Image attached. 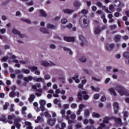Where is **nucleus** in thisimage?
Wrapping results in <instances>:
<instances>
[{"instance_id": "obj_1", "label": "nucleus", "mask_w": 129, "mask_h": 129, "mask_svg": "<svg viewBox=\"0 0 129 129\" xmlns=\"http://www.w3.org/2000/svg\"><path fill=\"white\" fill-rule=\"evenodd\" d=\"M82 97L86 100L89 99V96L87 95V92H86V91H80L78 93V98L79 99V101H82Z\"/></svg>"}, {"instance_id": "obj_2", "label": "nucleus", "mask_w": 129, "mask_h": 129, "mask_svg": "<svg viewBox=\"0 0 129 129\" xmlns=\"http://www.w3.org/2000/svg\"><path fill=\"white\" fill-rule=\"evenodd\" d=\"M40 87H41V85L40 84H37L35 85H33L32 86V88L33 89H35L36 92L37 93H36V95H37V96H38V97H40V96H42V93H43V89H37V88H40Z\"/></svg>"}, {"instance_id": "obj_3", "label": "nucleus", "mask_w": 129, "mask_h": 129, "mask_svg": "<svg viewBox=\"0 0 129 129\" xmlns=\"http://www.w3.org/2000/svg\"><path fill=\"white\" fill-rule=\"evenodd\" d=\"M117 90L120 94V95H125L126 96H129V92L128 91L126 90L125 88L122 86H118L117 88Z\"/></svg>"}, {"instance_id": "obj_4", "label": "nucleus", "mask_w": 129, "mask_h": 129, "mask_svg": "<svg viewBox=\"0 0 129 129\" xmlns=\"http://www.w3.org/2000/svg\"><path fill=\"white\" fill-rule=\"evenodd\" d=\"M94 24L95 25V30L94 33L95 35H98L101 33V29L99 28V23L97 21L94 22Z\"/></svg>"}, {"instance_id": "obj_5", "label": "nucleus", "mask_w": 129, "mask_h": 129, "mask_svg": "<svg viewBox=\"0 0 129 129\" xmlns=\"http://www.w3.org/2000/svg\"><path fill=\"white\" fill-rule=\"evenodd\" d=\"M10 57L9 58H11L12 60H9V63H12V62H14V63H16V64H15V67H17L18 68H20L21 67V65L20 63H19V60L15 59L14 60V59H16V57L15 55H13L11 53L10 54Z\"/></svg>"}, {"instance_id": "obj_6", "label": "nucleus", "mask_w": 129, "mask_h": 129, "mask_svg": "<svg viewBox=\"0 0 129 129\" xmlns=\"http://www.w3.org/2000/svg\"><path fill=\"white\" fill-rule=\"evenodd\" d=\"M40 65H41V66H43L44 67H48L49 66H55V63H54L53 62H52L51 61L48 62L46 60L40 61Z\"/></svg>"}, {"instance_id": "obj_7", "label": "nucleus", "mask_w": 129, "mask_h": 129, "mask_svg": "<svg viewBox=\"0 0 129 129\" xmlns=\"http://www.w3.org/2000/svg\"><path fill=\"white\" fill-rule=\"evenodd\" d=\"M60 113L62 114V117H66L67 119H68V122L69 124H71V123H74V121L73 120L69 119V116L65 115V109H63L61 110Z\"/></svg>"}, {"instance_id": "obj_8", "label": "nucleus", "mask_w": 129, "mask_h": 129, "mask_svg": "<svg viewBox=\"0 0 129 129\" xmlns=\"http://www.w3.org/2000/svg\"><path fill=\"white\" fill-rule=\"evenodd\" d=\"M95 5L97 6V7H98V8H102V10H103L105 13H110L109 10H108V9H107L106 6H103L102 3H101L100 2H98L97 3H95Z\"/></svg>"}, {"instance_id": "obj_9", "label": "nucleus", "mask_w": 129, "mask_h": 129, "mask_svg": "<svg viewBox=\"0 0 129 129\" xmlns=\"http://www.w3.org/2000/svg\"><path fill=\"white\" fill-rule=\"evenodd\" d=\"M79 39L81 42V46L83 47L84 46H85L86 44H87V41H86V39H85V37L83 36L82 35H80L79 36Z\"/></svg>"}, {"instance_id": "obj_10", "label": "nucleus", "mask_w": 129, "mask_h": 129, "mask_svg": "<svg viewBox=\"0 0 129 129\" xmlns=\"http://www.w3.org/2000/svg\"><path fill=\"white\" fill-rule=\"evenodd\" d=\"M81 21H83V24L85 25V27H87L89 24V19L86 17V16H84L81 17L80 23H81Z\"/></svg>"}, {"instance_id": "obj_11", "label": "nucleus", "mask_w": 129, "mask_h": 129, "mask_svg": "<svg viewBox=\"0 0 129 129\" xmlns=\"http://www.w3.org/2000/svg\"><path fill=\"white\" fill-rule=\"evenodd\" d=\"M21 120L22 118L21 117H18L14 120V124L18 129H21V124L20 122H21Z\"/></svg>"}, {"instance_id": "obj_12", "label": "nucleus", "mask_w": 129, "mask_h": 129, "mask_svg": "<svg viewBox=\"0 0 129 129\" xmlns=\"http://www.w3.org/2000/svg\"><path fill=\"white\" fill-rule=\"evenodd\" d=\"M28 69H30L33 72H35V74L40 75V71L38 70V68L35 66H28Z\"/></svg>"}, {"instance_id": "obj_13", "label": "nucleus", "mask_w": 129, "mask_h": 129, "mask_svg": "<svg viewBox=\"0 0 129 129\" xmlns=\"http://www.w3.org/2000/svg\"><path fill=\"white\" fill-rule=\"evenodd\" d=\"M114 5L115 7H117L118 8H123L124 7V4L120 3V1L118 0L114 1Z\"/></svg>"}, {"instance_id": "obj_14", "label": "nucleus", "mask_w": 129, "mask_h": 129, "mask_svg": "<svg viewBox=\"0 0 129 129\" xmlns=\"http://www.w3.org/2000/svg\"><path fill=\"white\" fill-rule=\"evenodd\" d=\"M65 90H62V91H60L59 89H56L55 90V93L56 94H53V96L54 97H59V95L58 94H59V93H60L61 94H62L63 95H64V94H65Z\"/></svg>"}, {"instance_id": "obj_15", "label": "nucleus", "mask_w": 129, "mask_h": 129, "mask_svg": "<svg viewBox=\"0 0 129 129\" xmlns=\"http://www.w3.org/2000/svg\"><path fill=\"white\" fill-rule=\"evenodd\" d=\"M12 33L14 34V35H18L20 38H24V34H21L20 31H18L16 28H14L12 30Z\"/></svg>"}, {"instance_id": "obj_16", "label": "nucleus", "mask_w": 129, "mask_h": 129, "mask_svg": "<svg viewBox=\"0 0 129 129\" xmlns=\"http://www.w3.org/2000/svg\"><path fill=\"white\" fill-rule=\"evenodd\" d=\"M85 107H86V105L83 104H81L79 105V109L77 112V115H80V113H81L82 110L83 109V108H85Z\"/></svg>"}, {"instance_id": "obj_17", "label": "nucleus", "mask_w": 129, "mask_h": 129, "mask_svg": "<svg viewBox=\"0 0 129 129\" xmlns=\"http://www.w3.org/2000/svg\"><path fill=\"white\" fill-rule=\"evenodd\" d=\"M63 39L67 42H74L75 41V37L64 36Z\"/></svg>"}, {"instance_id": "obj_18", "label": "nucleus", "mask_w": 129, "mask_h": 129, "mask_svg": "<svg viewBox=\"0 0 129 129\" xmlns=\"http://www.w3.org/2000/svg\"><path fill=\"white\" fill-rule=\"evenodd\" d=\"M113 48H114V44L111 43V44H106V49H107L108 51H111V50H112Z\"/></svg>"}, {"instance_id": "obj_19", "label": "nucleus", "mask_w": 129, "mask_h": 129, "mask_svg": "<svg viewBox=\"0 0 129 129\" xmlns=\"http://www.w3.org/2000/svg\"><path fill=\"white\" fill-rule=\"evenodd\" d=\"M72 112L70 110H68L67 111V115H70V117L71 118V119H73V120H74V119H75V118H76V115H75V114L73 113V114H71Z\"/></svg>"}, {"instance_id": "obj_20", "label": "nucleus", "mask_w": 129, "mask_h": 129, "mask_svg": "<svg viewBox=\"0 0 129 129\" xmlns=\"http://www.w3.org/2000/svg\"><path fill=\"white\" fill-rule=\"evenodd\" d=\"M108 91L111 95H113V96H116V92H115L114 88L110 87L109 88Z\"/></svg>"}, {"instance_id": "obj_21", "label": "nucleus", "mask_w": 129, "mask_h": 129, "mask_svg": "<svg viewBox=\"0 0 129 129\" xmlns=\"http://www.w3.org/2000/svg\"><path fill=\"white\" fill-rule=\"evenodd\" d=\"M113 108L114 113H117V111H118V109H119V106H118V103L115 102L113 104Z\"/></svg>"}, {"instance_id": "obj_22", "label": "nucleus", "mask_w": 129, "mask_h": 129, "mask_svg": "<svg viewBox=\"0 0 129 129\" xmlns=\"http://www.w3.org/2000/svg\"><path fill=\"white\" fill-rule=\"evenodd\" d=\"M73 12H74V10L69 9H65L63 10V12L64 14H68V15H71V14L73 13Z\"/></svg>"}, {"instance_id": "obj_23", "label": "nucleus", "mask_w": 129, "mask_h": 129, "mask_svg": "<svg viewBox=\"0 0 129 129\" xmlns=\"http://www.w3.org/2000/svg\"><path fill=\"white\" fill-rule=\"evenodd\" d=\"M19 95H20V93L18 92H11L9 94L10 97H16V96L19 97Z\"/></svg>"}, {"instance_id": "obj_24", "label": "nucleus", "mask_w": 129, "mask_h": 129, "mask_svg": "<svg viewBox=\"0 0 129 129\" xmlns=\"http://www.w3.org/2000/svg\"><path fill=\"white\" fill-rule=\"evenodd\" d=\"M57 120V119H56V118H54L53 119H48L47 122L48 123V124H49L50 125H53L54 124H55V122H56V121Z\"/></svg>"}, {"instance_id": "obj_25", "label": "nucleus", "mask_w": 129, "mask_h": 129, "mask_svg": "<svg viewBox=\"0 0 129 129\" xmlns=\"http://www.w3.org/2000/svg\"><path fill=\"white\" fill-rule=\"evenodd\" d=\"M38 13H39L41 17H43V18H45V17H47V14L44 10H40L38 11Z\"/></svg>"}, {"instance_id": "obj_26", "label": "nucleus", "mask_w": 129, "mask_h": 129, "mask_svg": "<svg viewBox=\"0 0 129 129\" xmlns=\"http://www.w3.org/2000/svg\"><path fill=\"white\" fill-rule=\"evenodd\" d=\"M40 115L41 116H45V117H51V115L50 114V113H49V112H48V111H45V112L43 113H40Z\"/></svg>"}, {"instance_id": "obj_27", "label": "nucleus", "mask_w": 129, "mask_h": 129, "mask_svg": "<svg viewBox=\"0 0 129 129\" xmlns=\"http://www.w3.org/2000/svg\"><path fill=\"white\" fill-rule=\"evenodd\" d=\"M113 17V16L111 14H109L108 15V18H109V23H114V19H113L112 18Z\"/></svg>"}, {"instance_id": "obj_28", "label": "nucleus", "mask_w": 129, "mask_h": 129, "mask_svg": "<svg viewBox=\"0 0 129 129\" xmlns=\"http://www.w3.org/2000/svg\"><path fill=\"white\" fill-rule=\"evenodd\" d=\"M110 117L108 116H105L103 118V123H109V120H110Z\"/></svg>"}, {"instance_id": "obj_29", "label": "nucleus", "mask_w": 129, "mask_h": 129, "mask_svg": "<svg viewBox=\"0 0 129 129\" xmlns=\"http://www.w3.org/2000/svg\"><path fill=\"white\" fill-rule=\"evenodd\" d=\"M23 79L26 82H29V81H32L33 79L34 80V78L32 76H29L28 77H24Z\"/></svg>"}, {"instance_id": "obj_30", "label": "nucleus", "mask_w": 129, "mask_h": 129, "mask_svg": "<svg viewBox=\"0 0 129 129\" xmlns=\"http://www.w3.org/2000/svg\"><path fill=\"white\" fill-rule=\"evenodd\" d=\"M40 32H41V33H43V34H49V30L44 27L41 28L40 29Z\"/></svg>"}, {"instance_id": "obj_31", "label": "nucleus", "mask_w": 129, "mask_h": 129, "mask_svg": "<svg viewBox=\"0 0 129 129\" xmlns=\"http://www.w3.org/2000/svg\"><path fill=\"white\" fill-rule=\"evenodd\" d=\"M53 102L54 103L58 105L59 108L61 107V101H60V100L55 99L54 100Z\"/></svg>"}, {"instance_id": "obj_32", "label": "nucleus", "mask_w": 129, "mask_h": 129, "mask_svg": "<svg viewBox=\"0 0 129 129\" xmlns=\"http://www.w3.org/2000/svg\"><path fill=\"white\" fill-rule=\"evenodd\" d=\"M109 129V127H105V124L104 123H101L99 124V126L97 128V129Z\"/></svg>"}, {"instance_id": "obj_33", "label": "nucleus", "mask_w": 129, "mask_h": 129, "mask_svg": "<svg viewBox=\"0 0 129 129\" xmlns=\"http://www.w3.org/2000/svg\"><path fill=\"white\" fill-rule=\"evenodd\" d=\"M92 116L93 117H95L96 118H99V117H100V115L99 113L94 112L92 113Z\"/></svg>"}, {"instance_id": "obj_34", "label": "nucleus", "mask_w": 129, "mask_h": 129, "mask_svg": "<svg viewBox=\"0 0 129 129\" xmlns=\"http://www.w3.org/2000/svg\"><path fill=\"white\" fill-rule=\"evenodd\" d=\"M73 80H75L76 83H79L80 80L78 79V75H76L74 77H73Z\"/></svg>"}, {"instance_id": "obj_35", "label": "nucleus", "mask_w": 129, "mask_h": 129, "mask_svg": "<svg viewBox=\"0 0 129 129\" xmlns=\"http://www.w3.org/2000/svg\"><path fill=\"white\" fill-rule=\"evenodd\" d=\"M109 12H110L109 14H111V13L114 11V6L112 4L110 5L109 6Z\"/></svg>"}, {"instance_id": "obj_36", "label": "nucleus", "mask_w": 129, "mask_h": 129, "mask_svg": "<svg viewBox=\"0 0 129 129\" xmlns=\"http://www.w3.org/2000/svg\"><path fill=\"white\" fill-rule=\"evenodd\" d=\"M33 105L34 106V109L37 111V112H39V111H40V108L38 107V103L34 102L33 103Z\"/></svg>"}, {"instance_id": "obj_37", "label": "nucleus", "mask_w": 129, "mask_h": 129, "mask_svg": "<svg viewBox=\"0 0 129 129\" xmlns=\"http://www.w3.org/2000/svg\"><path fill=\"white\" fill-rule=\"evenodd\" d=\"M63 51H65L66 52H68V53H69V54L70 55H72V54L73 53V52H72V51H71V49H69V48H67L66 47H63Z\"/></svg>"}, {"instance_id": "obj_38", "label": "nucleus", "mask_w": 129, "mask_h": 129, "mask_svg": "<svg viewBox=\"0 0 129 129\" xmlns=\"http://www.w3.org/2000/svg\"><path fill=\"white\" fill-rule=\"evenodd\" d=\"M74 7L78 8L81 6V2L80 1H76L74 4Z\"/></svg>"}, {"instance_id": "obj_39", "label": "nucleus", "mask_w": 129, "mask_h": 129, "mask_svg": "<svg viewBox=\"0 0 129 129\" xmlns=\"http://www.w3.org/2000/svg\"><path fill=\"white\" fill-rule=\"evenodd\" d=\"M34 80L36 81V82H44V79H42V78H34Z\"/></svg>"}, {"instance_id": "obj_40", "label": "nucleus", "mask_w": 129, "mask_h": 129, "mask_svg": "<svg viewBox=\"0 0 129 129\" xmlns=\"http://www.w3.org/2000/svg\"><path fill=\"white\" fill-rule=\"evenodd\" d=\"M79 14H82L83 15H87L88 14V10L83 9L80 12H79Z\"/></svg>"}, {"instance_id": "obj_41", "label": "nucleus", "mask_w": 129, "mask_h": 129, "mask_svg": "<svg viewBox=\"0 0 129 129\" xmlns=\"http://www.w3.org/2000/svg\"><path fill=\"white\" fill-rule=\"evenodd\" d=\"M114 119L116 123H118V124H121V119H120V118L114 117Z\"/></svg>"}, {"instance_id": "obj_42", "label": "nucleus", "mask_w": 129, "mask_h": 129, "mask_svg": "<svg viewBox=\"0 0 129 129\" xmlns=\"http://www.w3.org/2000/svg\"><path fill=\"white\" fill-rule=\"evenodd\" d=\"M26 110H27V107L24 106L22 108V114L25 116L26 115Z\"/></svg>"}, {"instance_id": "obj_43", "label": "nucleus", "mask_w": 129, "mask_h": 129, "mask_svg": "<svg viewBox=\"0 0 129 129\" xmlns=\"http://www.w3.org/2000/svg\"><path fill=\"white\" fill-rule=\"evenodd\" d=\"M47 28H48V29H56V26L53 25L51 24L48 23L47 25Z\"/></svg>"}, {"instance_id": "obj_44", "label": "nucleus", "mask_w": 129, "mask_h": 129, "mask_svg": "<svg viewBox=\"0 0 129 129\" xmlns=\"http://www.w3.org/2000/svg\"><path fill=\"white\" fill-rule=\"evenodd\" d=\"M25 124L27 125V129H33V127L31 125V122L29 121H26Z\"/></svg>"}, {"instance_id": "obj_45", "label": "nucleus", "mask_w": 129, "mask_h": 129, "mask_svg": "<svg viewBox=\"0 0 129 129\" xmlns=\"http://www.w3.org/2000/svg\"><path fill=\"white\" fill-rule=\"evenodd\" d=\"M90 112H89V110L88 109H86L84 111V115L86 117H88V116H89V114H90Z\"/></svg>"}, {"instance_id": "obj_46", "label": "nucleus", "mask_w": 129, "mask_h": 129, "mask_svg": "<svg viewBox=\"0 0 129 129\" xmlns=\"http://www.w3.org/2000/svg\"><path fill=\"white\" fill-rule=\"evenodd\" d=\"M21 21L23 22H25V23H27V24H31V20L29 19H26L24 18H21Z\"/></svg>"}, {"instance_id": "obj_47", "label": "nucleus", "mask_w": 129, "mask_h": 129, "mask_svg": "<svg viewBox=\"0 0 129 129\" xmlns=\"http://www.w3.org/2000/svg\"><path fill=\"white\" fill-rule=\"evenodd\" d=\"M123 56L126 59L129 58V52L126 51L123 53Z\"/></svg>"}, {"instance_id": "obj_48", "label": "nucleus", "mask_w": 129, "mask_h": 129, "mask_svg": "<svg viewBox=\"0 0 129 129\" xmlns=\"http://www.w3.org/2000/svg\"><path fill=\"white\" fill-rule=\"evenodd\" d=\"M29 99L30 102H33L34 101V99H35V95L31 94Z\"/></svg>"}, {"instance_id": "obj_49", "label": "nucleus", "mask_w": 129, "mask_h": 129, "mask_svg": "<svg viewBox=\"0 0 129 129\" xmlns=\"http://www.w3.org/2000/svg\"><path fill=\"white\" fill-rule=\"evenodd\" d=\"M42 120H43V118H42L41 116H39L37 117V119L35 120V122H36V123H38V122L42 121Z\"/></svg>"}, {"instance_id": "obj_50", "label": "nucleus", "mask_w": 129, "mask_h": 129, "mask_svg": "<svg viewBox=\"0 0 129 129\" xmlns=\"http://www.w3.org/2000/svg\"><path fill=\"white\" fill-rule=\"evenodd\" d=\"M123 117H124L123 120L125 121V120H126V117H127L128 116L127 112L124 111L123 112Z\"/></svg>"}, {"instance_id": "obj_51", "label": "nucleus", "mask_w": 129, "mask_h": 129, "mask_svg": "<svg viewBox=\"0 0 129 129\" xmlns=\"http://www.w3.org/2000/svg\"><path fill=\"white\" fill-rule=\"evenodd\" d=\"M6 120H7V118L6 117V115H2V117L0 118L1 121H3V122H6Z\"/></svg>"}, {"instance_id": "obj_52", "label": "nucleus", "mask_w": 129, "mask_h": 129, "mask_svg": "<svg viewBox=\"0 0 129 129\" xmlns=\"http://www.w3.org/2000/svg\"><path fill=\"white\" fill-rule=\"evenodd\" d=\"M22 72H23V73H25V74H30V70L25 69H23L22 70Z\"/></svg>"}, {"instance_id": "obj_53", "label": "nucleus", "mask_w": 129, "mask_h": 129, "mask_svg": "<svg viewBox=\"0 0 129 129\" xmlns=\"http://www.w3.org/2000/svg\"><path fill=\"white\" fill-rule=\"evenodd\" d=\"M39 103L40 106L46 105V101L44 100H41L39 101Z\"/></svg>"}, {"instance_id": "obj_54", "label": "nucleus", "mask_w": 129, "mask_h": 129, "mask_svg": "<svg viewBox=\"0 0 129 129\" xmlns=\"http://www.w3.org/2000/svg\"><path fill=\"white\" fill-rule=\"evenodd\" d=\"M71 107L73 109H75V108H77V105L76 104V103H73L71 105Z\"/></svg>"}, {"instance_id": "obj_55", "label": "nucleus", "mask_w": 129, "mask_h": 129, "mask_svg": "<svg viewBox=\"0 0 129 129\" xmlns=\"http://www.w3.org/2000/svg\"><path fill=\"white\" fill-rule=\"evenodd\" d=\"M114 40L115 42H118V41L120 40V35H116V36H115Z\"/></svg>"}, {"instance_id": "obj_56", "label": "nucleus", "mask_w": 129, "mask_h": 129, "mask_svg": "<svg viewBox=\"0 0 129 129\" xmlns=\"http://www.w3.org/2000/svg\"><path fill=\"white\" fill-rule=\"evenodd\" d=\"M79 60L81 62H86V58H85V56H81Z\"/></svg>"}, {"instance_id": "obj_57", "label": "nucleus", "mask_w": 129, "mask_h": 129, "mask_svg": "<svg viewBox=\"0 0 129 129\" xmlns=\"http://www.w3.org/2000/svg\"><path fill=\"white\" fill-rule=\"evenodd\" d=\"M92 79H93L94 81H96L97 82H100L101 81L100 79H97L95 77H92Z\"/></svg>"}, {"instance_id": "obj_58", "label": "nucleus", "mask_w": 129, "mask_h": 129, "mask_svg": "<svg viewBox=\"0 0 129 129\" xmlns=\"http://www.w3.org/2000/svg\"><path fill=\"white\" fill-rule=\"evenodd\" d=\"M91 89H92L93 91H96L98 92V91H99V88H94L93 86H91Z\"/></svg>"}, {"instance_id": "obj_59", "label": "nucleus", "mask_w": 129, "mask_h": 129, "mask_svg": "<svg viewBox=\"0 0 129 129\" xmlns=\"http://www.w3.org/2000/svg\"><path fill=\"white\" fill-rule=\"evenodd\" d=\"M10 106V103L8 102H6L5 105H4V109H7L8 107Z\"/></svg>"}, {"instance_id": "obj_60", "label": "nucleus", "mask_w": 129, "mask_h": 129, "mask_svg": "<svg viewBox=\"0 0 129 129\" xmlns=\"http://www.w3.org/2000/svg\"><path fill=\"white\" fill-rule=\"evenodd\" d=\"M61 24L65 25V24H66V23H67V19H66L65 18H62L61 20Z\"/></svg>"}, {"instance_id": "obj_61", "label": "nucleus", "mask_w": 129, "mask_h": 129, "mask_svg": "<svg viewBox=\"0 0 129 129\" xmlns=\"http://www.w3.org/2000/svg\"><path fill=\"white\" fill-rule=\"evenodd\" d=\"M15 117H16V116L15 115V114L8 115V119H13V118H15Z\"/></svg>"}, {"instance_id": "obj_62", "label": "nucleus", "mask_w": 129, "mask_h": 129, "mask_svg": "<svg viewBox=\"0 0 129 129\" xmlns=\"http://www.w3.org/2000/svg\"><path fill=\"white\" fill-rule=\"evenodd\" d=\"M82 127V125H81V123H78L76 125V128L78 129V128H81V127Z\"/></svg>"}, {"instance_id": "obj_63", "label": "nucleus", "mask_w": 129, "mask_h": 129, "mask_svg": "<svg viewBox=\"0 0 129 129\" xmlns=\"http://www.w3.org/2000/svg\"><path fill=\"white\" fill-rule=\"evenodd\" d=\"M99 94H95L94 95V99H98L99 98Z\"/></svg>"}, {"instance_id": "obj_64", "label": "nucleus", "mask_w": 129, "mask_h": 129, "mask_svg": "<svg viewBox=\"0 0 129 129\" xmlns=\"http://www.w3.org/2000/svg\"><path fill=\"white\" fill-rule=\"evenodd\" d=\"M86 129H96L95 128H94V127L92 125H91V126H87L86 127Z\"/></svg>"}]
</instances>
